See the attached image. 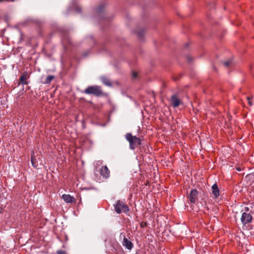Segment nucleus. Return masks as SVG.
Masks as SVG:
<instances>
[{
	"instance_id": "nucleus-1",
	"label": "nucleus",
	"mask_w": 254,
	"mask_h": 254,
	"mask_svg": "<svg viewBox=\"0 0 254 254\" xmlns=\"http://www.w3.org/2000/svg\"><path fill=\"white\" fill-rule=\"evenodd\" d=\"M126 138L129 143V148L131 150L135 149L136 147L141 144V140L136 136H133L130 133L126 134Z\"/></svg>"
},
{
	"instance_id": "nucleus-2",
	"label": "nucleus",
	"mask_w": 254,
	"mask_h": 254,
	"mask_svg": "<svg viewBox=\"0 0 254 254\" xmlns=\"http://www.w3.org/2000/svg\"><path fill=\"white\" fill-rule=\"evenodd\" d=\"M83 93L86 94H92L96 96H100L103 94L101 88L97 85L90 86L86 88Z\"/></svg>"
},
{
	"instance_id": "nucleus-3",
	"label": "nucleus",
	"mask_w": 254,
	"mask_h": 254,
	"mask_svg": "<svg viewBox=\"0 0 254 254\" xmlns=\"http://www.w3.org/2000/svg\"><path fill=\"white\" fill-rule=\"evenodd\" d=\"M115 211L120 214L122 212L127 213L129 211L128 206L123 201L118 200L116 204L114 205Z\"/></svg>"
},
{
	"instance_id": "nucleus-4",
	"label": "nucleus",
	"mask_w": 254,
	"mask_h": 254,
	"mask_svg": "<svg viewBox=\"0 0 254 254\" xmlns=\"http://www.w3.org/2000/svg\"><path fill=\"white\" fill-rule=\"evenodd\" d=\"M253 217L251 214L247 212H243L242 213L241 220L243 225H246L251 223Z\"/></svg>"
},
{
	"instance_id": "nucleus-5",
	"label": "nucleus",
	"mask_w": 254,
	"mask_h": 254,
	"mask_svg": "<svg viewBox=\"0 0 254 254\" xmlns=\"http://www.w3.org/2000/svg\"><path fill=\"white\" fill-rule=\"evenodd\" d=\"M197 196L198 191L194 189L191 190L190 193L187 196V197L189 198L190 203H194L197 199Z\"/></svg>"
},
{
	"instance_id": "nucleus-6",
	"label": "nucleus",
	"mask_w": 254,
	"mask_h": 254,
	"mask_svg": "<svg viewBox=\"0 0 254 254\" xmlns=\"http://www.w3.org/2000/svg\"><path fill=\"white\" fill-rule=\"evenodd\" d=\"M170 103L174 108L178 107L182 103L176 95H173L170 99Z\"/></svg>"
},
{
	"instance_id": "nucleus-7",
	"label": "nucleus",
	"mask_w": 254,
	"mask_h": 254,
	"mask_svg": "<svg viewBox=\"0 0 254 254\" xmlns=\"http://www.w3.org/2000/svg\"><path fill=\"white\" fill-rule=\"evenodd\" d=\"M100 174L105 179L110 177V171L106 166H103L101 168Z\"/></svg>"
},
{
	"instance_id": "nucleus-8",
	"label": "nucleus",
	"mask_w": 254,
	"mask_h": 254,
	"mask_svg": "<svg viewBox=\"0 0 254 254\" xmlns=\"http://www.w3.org/2000/svg\"><path fill=\"white\" fill-rule=\"evenodd\" d=\"M122 244L123 246L129 250H131L133 248V244L126 237L125 235H124V239Z\"/></svg>"
},
{
	"instance_id": "nucleus-9",
	"label": "nucleus",
	"mask_w": 254,
	"mask_h": 254,
	"mask_svg": "<svg viewBox=\"0 0 254 254\" xmlns=\"http://www.w3.org/2000/svg\"><path fill=\"white\" fill-rule=\"evenodd\" d=\"M29 77L28 74L27 72H24L22 74L19 78L20 83L19 84H22L23 85L27 84V82L25 81V80Z\"/></svg>"
},
{
	"instance_id": "nucleus-10",
	"label": "nucleus",
	"mask_w": 254,
	"mask_h": 254,
	"mask_svg": "<svg viewBox=\"0 0 254 254\" xmlns=\"http://www.w3.org/2000/svg\"><path fill=\"white\" fill-rule=\"evenodd\" d=\"M62 198L66 203H71L75 200L74 197L69 194H64L62 195Z\"/></svg>"
},
{
	"instance_id": "nucleus-11",
	"label": "nucleus",
	"mask_w": 254,
	"mask_h": 254,
	"mask_svg": "<svg viewBox=\"0 0 254 254\" xmlns=\"http://www.w3.org/2000/svg\"><path fill=\"white\" fill-rule=\"evenodd\" d=\"M212 193L215 198H217L219 195V190L216 184H214L212 186Z\"/></svg>"
},
{
	"instance_id": "nucleus-12",
	"label": "nucleus",
	"mask_w": 254,
	"mask_h": 254,
	"mask_svg": "<svg viewBox=\"0 0 254 254\" xmlns=\"http://www.w3.org/2000/svg\"><path fill=\"white\" fill-rule=\"evenodd\" d=\"M101 80L103 83L106 86H112V83L110 80L106 77L102 76L101 77Z\"/></svg>"
},
{
	"instance_id": "nucleus-13",
	"label": "nucleus",
	"mask_w": 254,
	"mask_h": 254,
	"mask_svg": "<svg viewBox=\"0 0 254 254\" xmlns=\"http://www.w3.org/2000/svg\"><path fill=\"white\" fill-rule=\"evenodd\" d=\"M54 76L53 75H48L44 81L45 84H49L52 80L54 78Z\"/></svg>"
},
{
	"instance_id": "nucleus-14",
	"label": "nucleus",
	"mask_w": 254,
	"mask_h": 254,
	"mask_svg": "<svg viewBox=\"0 0 254 254\" xmlns=\"http://www.w3.org/2000/svg\"><path fill=\"white\" fill-rule=\"evenodd\" d=\"M66 40L69 43L70 42L68 39V37L66 35H63L62 37V42L64 44Z\"/></svg>"
},
{
	"instance_id": "nucleus-15",
	"label": "nucleus",
	"mask_w": 254,
	"mask_h": 254,
	"mask_svg": "<svg viewBox=\"0 0 254 254\" xmlns=\"http://www.w3.org/2000/svg\"><path fill=\"white\" fill-rule=\"evenodd\" d=\"M232 61L229 60L228 61L224 62L223 63L226 66H229L231 64Z\"/></svg>"
},
{
	"instance_id": "nucleus-16",
	"label": "nucleus",
	"mask_w": 254,
	"mask_h": 254,
	"mask_svg": "<svg viewBox=\"0 0 254 254\" xmlns=\"http://www.w3.org/2000/svg\"><path fill=\"white\" fill-rule=\"evenodd\" d=\"M103 8H104V6L101 5L96 9V11L98 13H99L102 12Z\"/></svg>"
},
{
	"instance_id": "nucleus-17",
	"label": "nucleus",
	"mask_w": 254,
	"mask_h": 254,
	"mask_svg": "<svg viewBox=\"0 0 254 254\" xmlns=\"http://www.w3.org/2000/svg\"><path fill=\"white\" fill-rule=\"evenodd\" d=\"M137 34L138 36L141 38L143 36V31H138L137 32Z\"/></svg>"
},
{
	"instance_id": "nucleus-18",
	"label": "nucleus",
	"mask_w": 254,
	"mask_h": 254,
	"mask_svg": "<svg viewBox=\"0 0 254 254\" xmlns=\"http://www.w3.org/2000/svg\"><path fill=\"white\" fill-rule=\"evenodd\" d=\"M253 98V96L252 97H247V100L249 101V104L250 105L252 106L253 105V103L251 101V99Z\"/></svg>"
},
{
	"instance_id": "nucleus-19",
	"label": "nucleus",
	"mask_w": 254,
	"mask_h": 254,
	"mask_svg": "<svg viewBox=\"0 0 254 254\" xmlns=\"http://www.w3.org/2000/svg\"><path fill=\"white\" fill-rule=\"evenodd\" d=\"M57 254H66L65 251L60 250L57 252Z\"/></svg>"
},
{
	"instance_id": "nucleus-20",
	"label": "nucleus",
	"mask_w": 254,
	"mask_h": 254,
	"mask_svg": "<svg viewBox=\"0 0 254 254\" xmlns=\"http://www.w3.org/2000/svg\"><path fill=\"white\" fill-rule=\"evenodd\" d=\"M147 225V223L146 222H141L140 223V226L141 227H144L145 226H146Z\"/></svg>"
},
{
	"instance_id": "nucleus-21",
	"label": "nucleus",
	"mask_w": 254,
	"mask_h": 254,
	"mask_svg": "<svg viewBox=\"0 0 254 254\" xmlns=\"http://www.w3.org/2000/svg\"><path fill=\"white\" fill-rule=\"evenodd\" d=\"M133 78H136L137 77V73L135 72H132V74Z\"/></svg>"
},
{
	"instance_id": "nucleus-22",
	"label": "nucleus",
	"mask_w": 254,
	"mask_h": 254,
	"mask_svg": "<svg viewBox=\"0 0 254 254\" xmlns=\"http://www.w3.org/2000/svg\"><path fill=\"white\" fill-rule=\"evenodd\" d=\"M244 211H245L244 212H248L249 211V208L248 207H245L244 208Z\"/></svg>"
},
{
	"instance_id": "nucleus-23",
	"label": "nucleus",
	"mask_w": 254,
	"mask_h": 254,
	"mask_svg": "<svg viewBox=\"0 0 254 254\" xmlns=\"http://www.w3.org/2000/svg\"><path fill=\"white\" fill-rule=\"evenodd\" d=\"M31 162H32V164L34 165V163H33V158L32 157H31Z\"/></svg>"
}]
</instances>
